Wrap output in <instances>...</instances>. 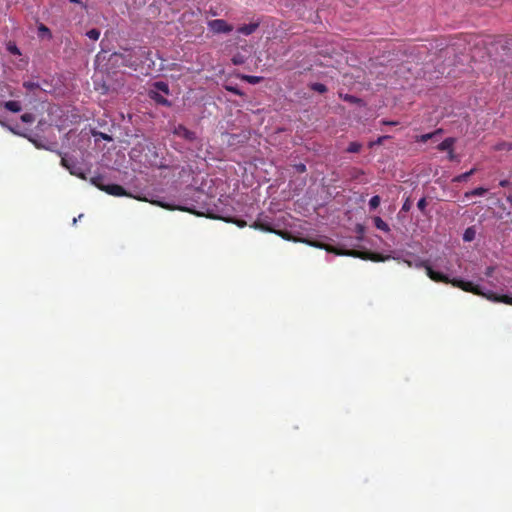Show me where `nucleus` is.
<instances>
[{
  "label": "nucleus",
  "mask_w": 512,
  "mask_h": 512,
  "mask_svg": "<svg viewBox=\"0 0 512 512\" xmlns=\"http://www.w3.org/2000/svg\"><path fill=\"white\" fill-rule=\"evenodd\" d=\"M173 134L180 138L185 139L188 142H194L197 140L196 132L189 130L186 126L179 124L174 127Z\"/></svg>",
  "instance_id": "0eeeda50"
},
{
  "label": "nucleus",
  "mask_w": 512,
  "mask_h": 512,
  "mask_svg": "<svg viewBox=\"0 0 512 512\" xmlns=\"http://www.w3.org/2000/svg\"><path fill=\"white\" fill-rule=\"evenodd\" d=\"M486 192H487L486 188L477 187V188L473 189L472 191L467 192L465 194V196L468 197V198L472 197V196H483Z\"/></svg>",
  "instance_id": "a211bd4d"
},
{
  "label": "nucleus",
  "mask_w": 512,
  "mask_h": 512,
  "mask_svg": "<svg viewBox=\"0 0 512 512\" xmlns=\"http://www.w3.org/2000/svg\"><path fill=\"white\" fill-rule=\"evenodd\" d=\"M4 108L8 111L18 113L22 110L21 104L18 101L10 100L3 104Z\"/></svg>",
  "instance_id": "f8f14e48"
},
{
  "label": "nucleus",
  "mask_w": 512,
  "mask_h": 512,
  "mask_svg": "<svg viewBox=\"0 0 512 512\" xmlns=\"http://www.w3.org/2000/svg\"><path fill=\"white\" fill-rule=\"evenodd\" d=\"M91 183L98 189L106 192L109 195L118 197L127 195L126 190L121 185L114 183L106 184L105 178L101 175L92 177Z\"/></svg>",
  "instance_id": "20e7f679"
},
{
  "label": "nucleus",
  "mask_w": 512,
  "mask_h": 512,
  "mask_svg": "<svg viewBox=\"0 0 512 512\" xmlns=\"http://www.w3.org/2000/svg\"><path fill=\"white\" fill-rule=\"evenodd\" d=\"M338 254H345L344 252H337ZM347 255H351V256H360V253L358 251H352V252H348L346 253ZM362 258H367L366 256H362Z\"/></svg>",
  "instance_id": "c756f323"
},
{
  "label": "nucleus",
  "mask_w": 512,
  "mask_h": 512,
  "mask_svg": "<svg viewBox=\"0 0 512 512\" xmlns=\"http://www.w3.org/2000/svg\"><path fill=\"white\" fill-rule=\"evenodd\" d=\"M380 202H381V198L378 195L373 196L369 200V207H370V209L371 210H375L376 208H378L379 205H380Z\"/></svg>",
  "instance_id": "412c9836"
},
{
  "label": "nucleus",
  "mask_w": 512,
  "mask_h": 512,
  "mask_svg": "<svg viewBox=\"0 0 512 512\" xmlns=\"http://www.w3.org/2000/svg\"><path fill=\"white\" fill-rule=\"evenodd\" d=\"M61 163L72 175H76L82 179L85 178L84 174L80 172L81 168L71 158L62 157Z\"/></svg>",
  "instance_id": "6e6552de"
},
{
  "label": "nucleus",
  "mask_w": 512,
  "mask_h": 512,
  "mask_svg": "<svg viewBox=\"0 0 512 512\" xmlns=\"http://www.w3.org/2000/svg\"><path fill=\"white\" fill-rule=\"evenodd\" d=\"M71 3H79V0H69Z\"/></svg>",
  "instance_id": "ea45409f"
},
{
  "label": "nucleus",
  "mask_w": 512,
  "mask_h": 512,
  "mask_svg": "<svg viewBox=\"0 0 512 512\" xmlns=\"http://www.w3.org/2000/svg\"><path fill=\"white\" fill-rule=\"evenodd\" d=\"M476 231L473 227H468L463 234V240L466 242H470L475 238Z\"/></svg>",
  "instance_id": "dca6fc26"
},
{
  "label": "nucleus",
  "mask_w": 512,
  "mask_h": 512,
  "mask_svg": "<svg viewBox=\"0 0 512 512\" xmlns=\"http://www.w3.org/2000/svg\"><path fill=\"white\" fill-rule=\"evenodd\" d=\"M378 228H381L383 230H385L386 232L389 231V226H384V225H381V226H377Z\"/></svg>",
  "instance_id": "4c0bfd02"
},
{
  "label": "nucleus",
  "mask_w": 512,
  "mask_h": 512,
  "mask_svg": "<svg viewBox=\"0 0 512 512\" xmlns=\"http://www.w3.org/2000/svg\"><path fill=\"white\" fill-rule=\"evenodd\" d=\"M496 150H512V143L509 142H502L496 145Z\"/></svg>",
  "instance_id": "b1692460"
},
{
  "label": "nucleus",
  "mask_w": 512,
  "mask_h": 512,
  "mask_svg": "<svg viewBox=\"0 0 512 512\" xmlns=\"http://www.w3.org/2000/svg\"><path fill=\"white\" fill-rule=\"evenodd\" d=\"M325 248H326L327 251H332V249L329 248V247H325Z\"/></svg>",
  "instance_id": "a18cd8bd"
},
{
  "label": "nucleus",
  "mask_w": 512,
  "mask_h": 512,
  "mask_svg": "<svg viewBox=\"0 0 512 512\" xmlns=\"http://www.w3.org/2000/svg\"><path fill=\"white\" fill-rule=\"evenodd\" d=\"M239 62V59L234 60V64H237Z\"/></svg>",
  "instance_id": "49530a36"
},
{
  "label": "nucleus",
  "mask_w": 512,
  "mask_h": 512,
  "mask_svg": "<svg viewBox=\"0 0 512 512\" xmlns=\"http://www.w3.org/2000/svg\"><path fill=\"white\" fill-rule=\"evenodd\" d=\"M77 222V218H73V224Z\"/></svg>",
  "instance_id": "c03bdc74"
},
{
  "label": "nucleus",
  "mask_w": 512,
  "mask_h": 512,
  "mask_svg": "<svg viewBox=\"0 0 512 512\" xmlns=\"http://www.w3.org/2000/svg\"><path fill=\"white\" fill-rule=\"evenodd\" d=\"M476 172V168H472L468 172H465L463 174H460L453 178V182H464L467 181L470 176H472Z\"/></svg>",
  "instance_id": "4468645a"
},
{
  "label": "nucleus",
  "mask_w": 512,
  "mask_h": 512,
  "mask_svg": "<svg viewBox=\"0 0 512 512\" xmlns=\"http://www.w3.org/2000/svg\"><path fill=\"white\" fill-rule=\"evenodd\" d=\"M226 90L234 93L235 95H239V96L242 95V92L237 87L226 86Z\"/></svg>",
  "instance_id": "bb28decb"
},
{
  "label": "nucleus",
  "mask_w": 512,
  "mask_h": 512,
  "mask_svg": "<svg viewBox=\"0 0 512 512\" xmlns=\"http://www.w3.org/2000/svg\"><path fill=\"white\" fill-rule=\"evenodd\" d=\"M253 224L258 225V224H264V223L260 222V221H255Z\"/></svg>",
  "instance_id": "58836bf2"
},
{
  "label": "nucleus",
  "mask_w": 512,
  "mask_h": 512,
  "mask_svg": "<svg viewBox=\"0 0 512 512\" xmlns=\"http://www.w3.org/2000/svg\"><path fill=\"white\" fill-rule=\"evenodd\" d=\"M370 259L374 260V261H378L379 258H376V257H370Z\"/></svg>",
  "instance_id": "79ce46f5"
},
{
  "label": "nucleus",
  "mask_w": 512,
  "mask_h": 512,
  "mask_svg": "<svg viewBox=\"0 0 512 512\" xmlns=\"http://www.w3.org/2000/svg\"><path fill=\"white\" fill-rule=\"evenodd\" d=\"M233 224L240 225V224H247V223L244 220H236V221H233Z\"/></svg>",
  "instance_id": "e433bc0d"
},
{
  "label": "nucleus",
  "mask_w": 512,
  "mask_h": 512,
  "mask_svg": "<svg viewBox=\"0 0 512 512\" xmlns=\"http://www.w3.org/2000/svg\"><path fill=\"white\" fill-rule=\"evenodd\" d=\"M87 37L90 38L91 40H98L99 37H100V31L98 29H91L89 30L87 33H86Z\"/></svg>",
  "instance_id": "4be33fe9"
},
{
  "label": "nucleus",
  "mask_w": 512,
  "mask_h": 512,
  "mask_svg": "<svg viewBox=\"0 0 512 512\" xmlns=\"http://www.w3.org/2000/svg\"><path fill=\"white\" fill-rule=\"evenodd\" d=\"M24 86L30 88L32 85L28 84V83H24Z\"/></svg>",
  "instance_id": "a19ab883"
},
{
  "label": "nucleus",
  "mask_w": 512,
  "mask_h": 512,
  "mask_svg": "<svg viewBox=\"0 0 512 512\" xmlns=\"http://www.w3.org/2000/svg\"><path fill=\"white\" fill-rule=\"evenodd\" d=\"M239 62V59L234 60V64H237Z\"/></svg>",
  "instance_id": "de8ad7c7"
},
{
  "label": "nucleus",
  "mask_w": 512,
  "mask_h": 512,
  "mask_svg": "<svg viewBox=\"0 0 512 512\" xmlns=\"http://www.w3.org/2000/svg\"><path fill=\"white\" fill-rule=\"evenodd\" d=\"M441 133H442V129H437L434 132L423 134V135L419 136L417 141L426 143L428 140L434 138L435 136H437L438 134H441Z\"/></svg>",
  "instance_id": "ddd939ff"
},
{
  "label": "nucleus",
  "mask_w": 512,
  "mask_h": 512,
  "mask_svg": "<svg viewBox=\"0 0 512 512\" xmlns=\"http://www.w3.org/2000/svg\"><path fill=\"white\" fill-rule=\"evenodd\" d=\"M169 94L168 84L163 81L155 82L152 88L149 90V97L154 100L156 103L170 106V102L167 100L165 95Z\"/></svg>",
  "instance_id": "39448f33"
},
{
  "label": "nucleus",
  "mask_w": 512,
  "mask_h": 512,
  "mask_svg": "<svg viewBox=\"0 0 512 512\" xmlns=\"http://www.w3.org/2000/svg\"><path fill=\"white\" fill-rule=\"evenodd\" d=\"M381 141H382V137H380V138L378 139L377 143H379V144H380V143H381Z\"/></svg>",
  "instance_id": "37998d69"
},
{
  "label": "nucleus",
  "mask_w": 512,
  "mask_h": 512,
  "mask_svg": "<svg viewBox=\"0 0 512 512\" xmlns=\"http://www.w3.org/2000/svg\"><path fill=\"white\" fill-rule=\"evenodd\" d=\"M410 205H411V204H410L409 200H407V201L403 204L402 209H403V210H409Z\"/></svg>",
  "instance_id": "f704fd0d"
},
{
  "label": "nucleus",
  "mask_w": 512,
  "mask_h": 512,
  "mask_svg": "<svg viewBox=\"0 0 512 512\" xmlns=\"http://www.w3.org/2000/svg\"><path fill=\"white\" fill-rule=\"evenodd\" d=\"M427 206V200L425 197H422L421 199H419L418 203H417V207L418 209L421 211V212H425V208Z\"/></svg>",
  "instance_id": "393cba45"
},
{
  "label": "nucleus",
  "mask_w": 512,
  "mask_h": 512,
  "mask_svg": "<svg viewBox=\"0 0 512 512\" xmlns=\"http://www.w3.org/2000/svg\"><path fill=\"white\" fill-rule=\"evenodd\" d=\"M253 227L260 228L261 230L266 231V232L275 233V234L281 236L285 240L295 241V242H304V243H308L315 247H323L321 244H319L317 242H312L309 239L303 238L300 233H295L292 230H288L287 226H285L284 229H275L274 226H264V225L253 226Z\"/></svg>",
  "instance_id": "7ed1b4c3"
},
{
  "label": "nucleus",
  "mask_w": 512,
  "mask_h": 512,
  "mask_svg": "<svg viewBox=\"0 0 512 512\" xmlns=\"http://www.w3.org/2000/svg\"><path fill=\"white\" fill-rule=\"evenodd\" d=\"M448 159H449L450 161H456V160H458V157H457V155L454 153L453 148H451V149L448 151Z\"/></svg>",
  "instance_id": "cd10ccee"
},
{
  "label": "nucleus",
  "mask_w": 512,
  "mask_h": 512,
  "mask_svg": "<svg viewBox=\"0 0 512 512\" xmlns=\"http://www.w3.org/2000/svg\"><path fill=\"white\" fill-rule=\"evenodd\" d=\"M357 228H358L357 233L362 235L364 233L365 226L359 225V226H357Z\"/></svg>",
  "instance_id": "72a5a7b5"
},
{
  "label": "nucleus",
  "mask_w": 512,
  "mask_h": 512,
  "mask_svg": "<svg viewBox=\"0 0 512 512\" xmlns=\"http://www.w3.org/2000/svg\"><path fill=\"white\" fill-rule=\"evenodd\" d=\"M21 120L25 123H32L34 121V116L31 113H24L21 115Z\"/></svg>",
  "instance_id": "a878e982"
},
{
  "label": "nucleus",
  "mask_w": 512,
  "mask_h": 512,
  "mask_svg": "<svg viewBox=\"0 0 512 512\" xmlns=\"http://www.w3.org/2000/svg\"><path fill=\"white\" fill-rule=\"evenodd\" d=\"M509 185H510V181H509V180H506V179L501 180V181L499 182V186H501V187H508Z\"/></svg>",
  "instance_id": "2f4dec72"
},
{
  "label": "nucleus",
  "mask_w": 512,
  "mask_h": 512,
  "mask_svg": "<svg viewBox=\"0 0 512 512\" xmlns=\"http://www.w3.org/2000/svg\"><path fill=\"white\" fill-rule=\"evenodd\" d=\"M374 224H385V222L380 217H375Z\"/></svg>",
  "instance_id": "473e14b6"
},
{
  "label": "nucleus",
  "mask_w": 512,
  "mask_h": 512,
  "mask_svg": "<svg viewBox=\"0 0 512 512\" xmlns=\"http://www.w3.org/2000/svg\"><path fill=\"white\" fill-rule=\"evenodd\" d=\"M242 80L246 81L249 84H258L262 81V77L260 76H252V75H243Z\"/></svg>",
  "instance_id": "f3484780"
},
{
  "label": "nucleus",
  "mask_w": 512,
  "mask_h": 512,
  "mask_svg": "<svg viewBox=\"0 0 512 512\" xmlns=\"http://www.w3.org/2000/svg\"><path fill=\"white\" fill-rule=\"evenodd\" d=\"M361 148H362V145L360 143H358V142H351L348 145L346 151L349 152V153H357V152H359L361 150Z\"/></svg>",
  "instance_id": "aec40b11"
},
{
  "label": "nucleus",
  "mask_w": 512,
  "mask_h": 512,
  "mask_svg": "<svg viewBox=\"0 0 512 512\" xmlns=\"http://www.w3.org/2000/svg\"><path fill=\"white\" fill-rule=\"evenodd\" d=\"M456 140L453 137H448L444 139L438 146L437 149L439 151H449L451 148H453V145L455 144Z\"/></svg>",
  "instance_id": "9b49d317"
},
{
  "label": "nucleus",
  "mask_w": 512,
  "mask_h": 512,
  "mask_svg": "<svg viewBox=\"0 0 512 512\" xmlns=\"http://www.w3.org/2000/svg\"><path fill=\"white\" fill-rule=\"evenodd\" d=\"M493 272H494V267L489 266L486 268L485 275L487 277H491L493 275Z\"/></svg>",
  "instance_id": "7c9ffc66"
},
{
  "label": "nucleus",
  "mask_w": 512,
  "mask_h": 512,
  "mask_svg": "<svg viewBox=\"0 0 512 512\" xmlns=\"http://www.w3.org/2000/svg\"><path fill=\"white\" fill-rule=\"evenodd\" d=\"M310 89L315 91V92H318V93H325V92H327L326 85H324L322 83H319V82L312 83L310 85Z\"/></svg>",
  "instance_id": "6ab92c4d"
},
{
  "label": "nucleus",
  "mask_w": 512,
  "mask_h": 512,
  "mask_svg": "<svg viewBox=\"0 0 512 512\" xmlns=\"http://www.w3.org/2000/svg\"><path fill=\"white\" fill-rule=\"evenodd\" d=\"M208 28L215 34L230 33L233 31V25L223 19H215L208 22Z\"/></svg>",
  "instance_id": "423d86ee"
},
{
  "label": "nucleus",
  "mask_w": 512,
  "mask_h": 512,
  "mask_svg": "<svg viewBox=\"0 0 512 512\" xmlns=\"http://www.w3.org/2000/svg\"><path fill=\"white\" fill-rule=\"evenodd\" d=\"M296 170L299 172V173H304L306 171V166L305 164H298L296 165Z\"/></svg>",
  "instance_id": "c85d7f7f"
},
{
  "label": "nucleus",
  "mask_w": 512,
  "mask_h": 512,
  "mask_svg": "<svg viewBox=\"0 0 512 512\" xmlns=\"http://www.w3.org/2000/svg\"><path fill=\"white\" fill-rule=\"evenodd\" d=\"M345 99L350 101V102H356L357 101V99L354 96H346Z\"/></svg>",
  "instance_id": "c9c22d12"
},
{
  "label": "nucleus",
  "mask_w": 512,
  "mask_h": 512,
  "mask_svg": "<svg viewBox=\"0 0 512 512\" xmlns=\"http://www.w3.org/2000/svg\"><path fill=\"white\" fill-rule=\"evenodd\" d=\"M452 285L462 289L466 292H471L475 295H481L486 297L489 300L494 302H501L504 304L512 305V296L509 295H497L493 292L485 293L482 291L481 287L477 284H474L472 281H464L461 279H453L451 281Z\"/></svg>",
  "instance_id": "f03ea898"
},
{
  "label": "nucleus",
  "mask_w": 512,
  "mask_h": 512,
  "mask_svg": "<svg viewBox=\"0 0 512 512\" xmlns=\"http://www.w3.org/2000/svg\"><path fill=\"white\" fill-rule=\"evenodd\" d=\"M151 51L146 47H135L124 49L122 53L115 54L122 59V64L126 67L137 70L138 67L148 65L152 62L150 58Z\"/></svg>",
  "instance_id": "f257e3e1"
},
{
  "label": "nucleus",
  "mask_w": 512,
  "mask_h": 512,
  "mask_svg": "<svg viewBox=\"0 0 512 512\" xmlns=\"http://www.w3.org/2000/svg\"><path fill=\"white\" fill-rule=\"evenodd\" d=\"M38 33H39V35H40L41 37H44V36H45V37H47L48 39H51V38H52V33H51L50 29H49L46 25H44V24H42V23H40V24L38 25Z\"/></svg>",
  "instance_id": "2eb2a0df"
},
{
  "label": "nucleus",
  "mask_w": 512,
  "mask_h": 512,
  "mask_svg": "<svg viewBox=\"0 0 512 512\" xmlns=\"http://www.w3.org/2000/svg\"><path fill=\"white\" fill-rule=\"evenodd\" d=\"M7 50L13 54V55H20V50L19 48L17 47V45L13 42H9L8 45H7Z\"/></svg>",
  "instance_id": "5701e85b"
},
{
  "label": "nucleus",
  "mask_w": 512,
  "mask_h": 512,
  "mask_svg": "<svg viewBox=\"0 0 512 512\" xmlns=\"http://www.w3.org/2000/svg\"><path fill=\"white\" fill-rule=\"evenodd\" d=\"M427 275L435 282H443V283H449L452 280L448 278L447 275L433 270L430 266H426Z\"/></svg>",
  "instance_id": "1a4fd4ad"
},
{
  "label": "nucleus",
  "mask_w": 512,
  "mask_h": 512,
  "mask_svg": "<svg viewBox=\"0 0 512 512\" xmlns=\"http://www.w3.org/2000/svg\"><path fill=\"white\" fill-rule=\"evenodd\" d=\"M259 25V22H251L249 24H244L238 27L237 32L248 36L253 34L259 28Z\"/></svg>",
  "instance_id": "9d476101"
}]
</instances>
